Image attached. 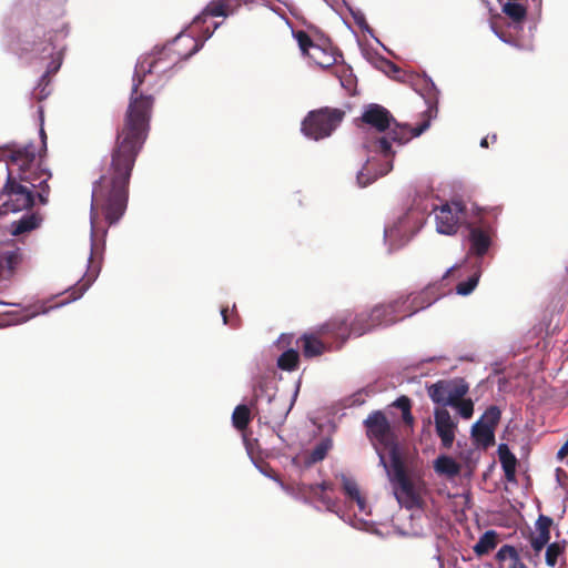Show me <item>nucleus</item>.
<instances>
[{
  "mask_svg": "<svg viewBox=\"0 0 568 568\" xmlns=\"http://www.w3.org/2000/svg\"><path fill=\"white\" fill-rule=\"evenodd\" d=\"M40 219L36 214L23 215L19 221L11 224V234L17 236L37 229Z\"/></svg>",
  "mask_w": 568,
  "mask_h": 568,
  "instance_id": "24",
  "label": "nucleus"
},
{
  "mask_svg": "<svg viewBox=\"0 0 568 568\" xmlns=\"http://www.w3.org/2000/svg\"><path fill=\"white\" fill-rule=\"evenodd\" d=\"M7 172L8 179L3 187L8 195V200L4 202L7 211L19 212L33 205L32 191L18 181H24L30 183L32 187H39L41 190L39 193L40 201L47 203L43 193L48 192L47 182L51 174L40 168L32 144L11 153L7 161Z\"/></svg>",
  "mask_w": 568,
  "mask_h": 568,
  "instance_id": "2",
  "label": "nucleus"
},
{
  "mask_svg": "<svg viewBox=\"0 0 568 568\" xmlns=\"http://www.w3.org/2000/svg\"><path fill=\"white\" fill-rule=\"evenodd\" d=\"M362 121L378 132H385L395 122L392 113L379 104H371L362 114Z\"/></svg>",
  "mask_w": 568,
  "mask_h": 568,
  "instance_id": "15",
  "label": "nucleus"
},
{
  "mask_svg": "<svg viewBox=\"0 0 568 568\" xmlns=\"http://www.w3.org/2000/svg\"><path fill=\"white\" fill-rule=\"evenodd\" d=\"M283 341L284 333H281L268 351L276 357L277 367L280 369H284V347L282 346Z\"/></svg>",
  "mask_w": 568,
  "mask_h": 568,
  "instance_id": "35",
  "label": "nucleus"
},
{
  "mask_svg": "<svg viewBox=\"0 0 568 568\" xmlns=\"http://www.w3.org/2000/svg\"><path fill=\"white\" fill-rule=\"evenodd\" d=\"M321 337L318 334L315 335H304L302 341V348L303 354L305 357H315L322 355L326 349V345L321 341Z\"/></svg>",
  "mask_w": 568,
  "mask_h": 568,
  "instance_id": "22",
  "label": "nucleus"
},
{
  "mask_svg": "<svg viewBox=\"0 0 568 568\" xmlns=\"http://www.w3.org/2000/svg\"><path fill=\"white\" fill-rule=\"evenodd\" d=\"M67 303H69V301H67ZM64 304H65V302L64 303H60L59 305H57V307L63 306Z\"/></svg>",
  "mask_w": 568,
  "mask_h": 568,
  "instance_id": "56",
  "label": "nucleus"
},
{
  "mask_svg": "<svg viewBox=\"0 0 568 568\" xmlns=\"http://www.w3.org/2000/svg\"><path fill=\"white\" fill-rule=\"evenodd\" d=\"M409 296V312L417 313L436 302L439 294L436 291L435 285H428L418 293L410 294Z\"/></svg>",
  "mask_w": 568,
  "mask_h": 568,
  "instance_id": "19",
  "label": "nucleus"
},
{
  "mask_svg": "<svg viewBox=\"0 0 568 568\" xmlns=\"http://www.w3.org/2000/svg\"><path fill=\"white\" fill-rule=\"evenodd\" d=\"M496 558L497 560L499 561H503L507 558H510L513 559V561L515 560H518L519 559V556H518V552L516 550L515 547L510 546V545H504L503 547H500V549L497 551L496 554Z\"/></svg>",
  "mask_w": 568,
  "mask_h": 568,
  "instance_id": "37",
  "label": "nucleus"
},
{
  "mask_svg": "<svg viewBox=\"0 0 568 568\" xmlns=\"http://www.w3.org/2000/svg\"><path fill=\"white\" fill-rule=\"evenodd\" d=\"M286 10L290 11V13L302 24V26H306L308 29H314V27L312 24H307L306 23V20L302 13V11L293 6V4H288L286 3Z\"/></svg>",
  "mask_w": 568,
  "mask_h": 568,
  "instance_id": "41",
  "label": "nucleus"
},
{
  "mask_svg": "<svg viewBox=\"0 0 568 568\" xmlns=\"http://www.w3.org/2000/svg\"><path fill=\"white\" fill-rule=\"evenodd\" d=\"M345 111L338 108L323 106L310 111L302 121L303 134L315 141L326 139L341 125Z\"/></svg>",
  "mask_w": 568,
  "mask_h": 568,
  "instance_id": "5",
  "label": "nucleus"
},
{
  "mask_svg": "<svg viewBox=\"0 0 568 568\" xmlns=\"http://www.w3.org/2000/svg\"><path fill=\"white\" fill-rule=\"evenodd\" d=\"M503 12L513 21L520 22L526 18V8L517 2H507L503 7Z\"/></svg>",
  "mask_w": 568,
  "mask_h": 568,
  "instance_id": "31",
  "label": "nucleus"
},
{
  "mask_svg": "<svg viewBox=\"0 0 568 568\" xmlns=\"http://www.w3.org/2000/svg\"><path fill=\"white\" fill-rule=\"evenodd\" d=\"M300 386H301V381H298V382H297V384H296V389H295V393H294V395H293L292 404H291L290 408H288V409H286V412H285V415H286V416L288 415V413H290V410H291V408H292V406H293L294 402L296 400V397H297L298 392H300Z\"/></svg>",
  "mask_w": 568,
  "mask_h": 568,
  "instance_id": "47",
  "label": "nucleus"
},
{
  "mask_svg": "<svg viewBox=\"0 0 568 568\" xmlns=\"http://www.w3.org/2000/svg\"><path fill=\"white\" fill-rule=\"evenodd\" d=\"M251 3V0H213L211 1L201 13L193 19L194 27L205 23L207 18L213 17H229L236 12L241 3Z\"/></svg>",
  "mask_w": 568,
  "mask_h": 568,
  "instance_id": "13",
  "label": "nucleus"
},
{
  "mask_svg": "<svg viewBox=\"0 0 568 568\" xmlns=\"http://www.w3.org/2000/svg\"><path fill=\"white\" fill-rule=\"evenodd\" d=\"M429 126V121L426 120L423 123H420L416 128H410L406 124H398L395 123V125L390 130V139L394 142H397L399 144H405L408 141H410L415 136H419L423 132H425Z\"/></svg>",
  "mask_w": 568,
  "mask_h": 568,
  "instance_id": "18",
  "label": "nucleus"
},
{
  "mask_svg": "<svg viewBox=\"0 0 568 568\" xmlns=\"http://www.w3.org/2000/svg\"><path fill=\"white\" fill-rule=\"evenodd\" d=\"M334 490V485L329 481H323L315 485H303L300 488L301 494L307 501H318L327 509L335 506L334 499L328 495Z\"/></svg>",
  "mask_w": 568,
  "mask_h": 568,
  "instance_id": "16",
  "label": "nucleus"
},
{
  "mask_svg": "<svg viewBox=\"0 0 568 568\" xmlns=\"http://www.w3.org/2000/svg\"><path fill=\"white\" fill-rule=\"evenodd\" d=\"M501 417L500 409L491 405L471 426V438L476 446L488 448L495 445V429Z\"/></svg>",
  "mask_w": 568,
  "mask_h": 568,
  "instance_id": "9",
  "label": "nucleus"
},
{
  "mask_svg": "<svg viewBox=\"0 0 568 568\" xmlns=\"http://www.w3.org/2000/svg\"><path fill=\"white\" fill-rule=\"evenodd\" d=\"M469 390V385L463 378L442 379L427 387L430 399L438 405L450 406Z\"/></svg>",
  "mask_w": 568,
  "mask_h": 568,
  "instance_id": "8",
  "label": "nucleus"
},
{
  "mask_svg": "<svg viewBox=\"0 0 568 568\" xmlns=\"http://www.w3.org/2000/svg\"><path fill=\"white\" fill-rule=\"evenodd\" d=\"M409 302L410 301L408 295L399 296L398 298L390 302V305H393L395 311V317L397 322L415 314L409 312Z\"/></svg>",
  "mask_w": 568,
  "mask_h": 568,
  "instance_id": "30",
  "label": "nucleus"
},
{
  "mask_svg": "<svg viewBox=\"0 0 568 568\" xmlns=\"http://www.w3.org/2000/svg\"><path fill=\"white\" fill-rule=\"evenodd\" d=\"M354 324L355 316L352 318V314L349 312H344L323 324L317 329L316 334L320 336H331L337 339V347L339 348L348 339L351 334L355 335Z\"/></svg>",
  "mask_w": 568,
  "mask_h": 568,
  "instance_id": "11",
  "label": "nucleus"
},
{
  "mask_svg": "<svg viewBox=\"0 0 568 568\" xmlns=\"http://www.w3.org/2000/svg\"><path fill=\"white\" fill-rule=\"evenodd\" d=\"M450 406L454 407L464 419L471 418L474 414V403L470 398L460 397Z\"/></svg>",
  "mask_w": 568,
  "mask_h": 568,
  "instance_id": "33",
  "label": "nucleus"
},
{
  "mask_svg": "<svg viewBox=\"0 0 568 568\" xmlns=\"http://www.w3.org/2000/svg\"><path fill=\"white\" fill-rule=\"evenodd\" d=\"M260 471H261L263 475H265V476H267V477H270V478L274 479V480H275V481H276L281 487H284V483L282 481V479H281L278 476H274V475H273V473H272L271 470L268 471L266 468H264V467H260Z\"/></svg>",
  "mask_w": 568,
  "mask_h": 568,
  "instance_id": "44",
  "label": "nucleus"
},
{
  "mask_svg": "<svg viewBox=\"0 0 568 568\" xmlns=\"http://www.w3.org/2000/svg\"><path fill=\"white\" fill-rule=\"evenodd\" d=\"M436 230L446 235L455 234L466 217V207L462 201H452L434 209Z\"/></svg>",
  "mask_w": 568,
  "mask_h": 568,
  "instance_id": "10",
  "label": "nucleus"
},
{
  "mask_svg": "<svg viewBox=\"0 0 568 568\" xmlns=\"http://www.w3.org/2000/svg\"><path fill=\"white\" fill-rule=\"evenodd\" d=\"M390 67L394 69V70H398L397 67L394 64V63H390Z\"/></svg>",
  "mask_w": 568,
  "mask_h": 568,
  "instance_id": "55",
  "label": "nucleus"
},
{
  "mask_svg": "<svg viewBox=\"0 0 568 568\" xmlns=\"http://www.w3.org/2000/svg\"><path fill=\"white\" fill-rule=\"evenodd\" d=\"M364 425L366 427L367 437L374 444H378L383 446V448L388 449L390 458L393 452L399 453L396 436L383 412L375 410L371 413L364 420Z\"/></svg>",
  "mask_w": 568,
  "mask_h": 568,
  "instance_id": "6",
  "label": "nucleus"
},
{
  "mask_svg": "<svg viewBox=\"0 0 568 568\" xmlns=\"http://www.w3.org/2000/svg\"><path fill=\"white\" fill-rule=\"evenodd\" d=\"M509 568H527V566L520 559H518L513 561Z\"/></svg>",
  "mask_w": 568,
  "mask_h": 568,
  "instance_id": "48",
  "label": "nucleus"
},
{
  "mask_svg": "<svg viewBox=\"0 0 568 568\" xmlns=\"http://www.w3.org/2000/svg\"><path fill=\"white\" fill-rule=\"evenodd\" d=\"M393 406L400 409L403 414L412 409V400L407 396L403 395L393 403Z\"/></svg>",
  "mask_w": 568,
  "mask_h": 568,
  "instance_id": "42",
  "label": "nucleus"
},
{
  "mask_svg": "<svg viewBox=\"0 0 568 568\" xmlns=\"http://www.w3.org/2000/svg\"><path fill=\"white\" fill-rule=\"evenodd\" d=\"M548 542L547 539H542L538 535L530 536V545L537 554L540 552Z\"/></svg>",
  "mask_w": 568,
  "mask_h": 568,
  "instance_id": "43",
  "label": "nucleus"
},
{
  "mask_svg": "<svg viewBox=\"0 0 568 568\" xmlns=\"http://www.w3.org/2000/svg\"><path fill=\"white\" fill-rule=\"evenodd\" d=\"M495 234L490 225H471L469 226V254L483 257L491 245V240Z\"/></svg>",
  "mask_w": 568,
  "mask_h": 568,
  "instance_id": "14",
  "label": "nucleus"
},
{
  "mask_svg": "<svg viewBox=\"0 0 568 568\" xmlns=\"http://www.w3.org/2000/svg\"><path fill=\"white\" fill-rule=\"evenodd\" d=\"M395 311L390 302L379 304L372 308L369 313L362 312L355 315V335L362 336L378 326H388L396 323Z\"/></svg>",
  "mask_w": 568,
  "mask_h": 568,
  "instance_id": "7",
  "label": "nucleus"
},
{
  "mask_svg": "<svg viewBox=\"0 0 568 568\" xmlns=\"http://www.w3.org/2000/svg\"><path fill=\"white\" fill-rule=\"evenodd\" d=\"M434 424L442 446L446 449L452 448L458 428L457 422L453 419L450 413L445 407H437L434 410Z\"/></svg>",
  "mask_w": 568,
  "mask_h": 568,
  "instance_id": "12",
  "label": "nucleus"
},
{
  "mask_svg": "<svg viewBox=\"0 0 568 568\" xmlns=\"http://www.w3.org/2000/svg\"><path fill=\"white\" fill-rule=\"evenodd\" d=\"M567 455H568V439L566 440V443L558 450L557 457L559 459H564Z\"/></svg>",
  "mask_w": 568,
  "mask_h": 568,
  "instance_id": "46",
  "label": "nucleus"
},
{
  "mask_svg": "<svg viewBox=\"0 0 568 568\" xmlns=\"http://www.w3.org/2000/svg\"><path fill=\"white\" fill-rule=\"evenodd\" d=\"M552 519L548 516L540 515L536 521L537 535L542 538L550 540V527Z\"/></svg>",
  "mask_w": 568,
  "mask_h": 568,
  "instance_id": "36",
  "label": "nucleus"
},
{
  "mask_svg": "<svg viewBox=\"0 0 568 568\" xmlns=\"http://www.w3.org/2000/svg\"><path fill=\"white\" fill-rule=\"evenodd\" d=\"M497 546V534L494 530L486 531L474 546L477 556L487 555Z\"/></svg>",
  "mask_w": 568,
  "mask_h": 568,
  "instance_id": "27",
  "label": "nucleus"
},
{
  "mask_svg": "<svg viewBox=\"0 0 568 568\" xmlns=\"http://www.w3.org/2000/svg\"><path fill=\"white\" fill-rule=\"evenodd\" d=\"M342 486L345 495L353 501H355L361 511L365 510L366 500L362 496L357 483L345 475L342 476Z\"/></svg>",
  "mask_w": 568,
  "mask_h": 568,
  "instance_id": "23",
  "label": "nucleus"
},
{
  "mask_svg": "<svg viewBox=\"0 0 568 568\" xmlns=\"http://www.w3.org/2000/svg\"><path fill=\"white\" fill-rule=\"evenodd\" d=\"M480 267L478 266L477 270L468 277L467 281L460 282L456 286V292L459 295H468L470 294L475 287L478 284L479 277H480Z\"/></svg>",
  "mask_w": 568,
  "mask_h": 568,
  "instance_id": "32",
  "label": "nucleus"
},
{
  "mask_svg": "<svg viewBox=\"0 0 568 568\" xmlns=\"http://www.w3.org/2000/svg\"><path fill=\"white\" fill-rule=\"evenodd\" d=\"M47 312H48V310H45V308L41 311V313H47ZM38 314H40V311H32V312L23 311V315L12 318L10 321V324L18 325V324L24 323V322L33 318Z\"/></svg>",
  "mask_w": 568,
  "mask_h": 568,
  "instance_id": "40",
  "label": "nucleus"
},
{
  "mask_svg": "<svg viewBox=\"0 0 568 568\" xmlns=\"http://www.w3.org/2000/svg\"><path fill=\"white\" fill-rule=\"evenodd\" d=\"M300 355L295 349H286V371L291 372L297 368Z\"/></svg>",
  "mask_w": 568,
  "mask_h": 568,
  "instance_id": "39",
  "label": "nucleus"
},
{
  "mask_svg": "<svg viewBox=\"0 0 568 568\" xmlns=\"http://www.w3.org/2000/svg\"><path fill=\"white\" fill-rule=\"evenodd\" d=\"M375 150L381 152L385 158L393 155L390 141L386 136L378 138L375 141Z\"/></svg>",
  "mask_w": 568,
  "mask_h": 568,
  "instance_id": "38",
  "label": "nucleus"
},
{
  "mask_svg": "<svg viewBox=\"0 0 568 568\" xmlns=\"http://www.w3.org/2000/svg\"><path fill=\"white\" fill-rule=\"evenodd\" d=\"M402 418H403V422H404L407 426L412 427V426L414 425V420H415V419H414V416H413V414H412V409H410V410H407V412H405V413H403V414H402Z\"/></svg>",
  "mask_w": 568,
  "mask_h": 568,
  "instance_id": "45",
  "label": "nucleus"
},
{
  "mask_svg": "<svg viewBox=\"0 0 568 568\" xmlns=\"http://www.w3.org/2000/svg\"><path fill=\"white\" fill-rule=\"evenodd\" d=\"M488 143H489V140H488V136L484 138L481 141H480V146L481 148H488Z\"/></svg>",
  "mask_w": 568,
  "mask_h": 568,
  "instance_id": "50",
  "label": "nucleus"
},
{
  "mask_svg": "<svg viewBox=\"0 0 568 568\" xmlns=\"http://www.w3.org/2000/svg\"><path fill=\"white\" fill-rule=\"evenodd\" d=\"M307 57L318 67L327 69L336 64L343 58V54L336 47L327 42L323 44L316 43Z\"/></svg>",
  "mask_w": 568,
  "mask_h": 568,
  "instance_id": "17",
  "label": "nucleus"
},
{
  "mask_svg": "<svg viewBox=\"0 0 568 568\" xmlns=\"http://www.w3.org/2000/svg\"><path fill=\"white\" fill-rule=\"evenodd\" d=\"M435 470L449 477L457 476L460 471L458 463L449 456H439L435 460Z\"/></svg>",
  "mask_w": 568,
  "mask_h": 568,
  "instance_id": "26",
  "label": "nucleus"
},
{
  "mask_svg": "<svg viewBox=\"0 0 568 568\" xmlns=\"http://www.w3.org/2000/svg\"><path fill=\"white\" fill-rule=\"evenodd\" d=\"M490 138H491V141H493V142H496V141H497V134H493Z\"/></svg>",
  "mask_w": 568,
  "mask_h": 568,
  "instance_id": "54",
  "label": "nucleus"
},
{
  "mask_svg": "<svg viewBox=\"0 0 568 568\" xmlns=\"http://www.w3.org/2000/svg\"><path fill=\"white\" fill-rule=\"evenodd\" d=\"M378 455L381 464L387 469L388 474L392 476V480L398 485V491L396 493L398 501L407 509L423 508L424 499L422 497V490L425 485L423 483L415 484L407 476L400 453L393 452L392 454V473L388 469L384 454L378 452Z\"/></svg>",
  "mask_w": 568,
  "mask_h": 568,
  "instance_id": "3",
  "label": "nucleus"
},
{
  "mask_svg": "<svg viewBox=\"0 0 568 568\" xmlns=\"http://www.w3.org/2000/svg\"><path fill=\"white\" fill-rule=\"evenodd\" d=\"M331 446L332 444L329 440H322L311 452H306L304 454V464L310 467L318 462H322L326 457Z\"/></svg>",
  "mask_w": 568,
  "mask_h": 568,
  "instance_id": "25",
  "label": "nucleus"
},
{
  "mask_svg": "<svg viewBox=\"0 0 568 568\" xmlns=\"http://www.w3.org/2000/svg\"><path fill=\"white\" fill-rule=\"evenodd\" d=\"M458 267L457 266H453L450 267L449 270H447V272L444 274L443 276V280L447 278L450 274H453Z\"/></svg>",
  "mask_w": 568,
  "mask_h": 568,
  "instance_id": "49",
  "label": "nucleus"
},
{
  "mask_svg": "<svg viewBox=\"0 0 568 568\" xmlns=\"http://www.w3.org/2000/svg\"><path fill=\"white\" fill-rule=\"evenodd\" d=\"M40 134H41L42 140L44 141L45 134H44V130L43 129L40 130Z\"/></svg>",
  "mask_w": 568,
  "mask_h": 568,
  "instance_id": "53",
  "label": "nucleus"
},
{
  "mask_svg": "<svg viewBox=\"0 0 568 568\" xmlns=\"http://www.w3.org/2000/svg\"><path fill=\"white\" fill-rule=\"evenodd\" d=\"M392 169V165H389L388 169L381 171L379 173H372L371 171V164L367 163L362 171L357 174V183L361 187H365L368 184L376 181L379 176L385 175L389 170Z\"/></svg>",
  "mask_w": 568,
  "mask_h": 568,
  "instance_id": "29",
  "label": "nucleus"
},
{
  "mask_svg": "<svg viewBox=\"0 0 568 568\" xmlns=\"http://www.w3.org/2000/svg\"><path fill=\"white\" fill-rule=\"evenodd\" d=\"M64 36L65 33L63 30L55 32L54 36L49 32L44 34L43 40L34 41L32 43V48L30 49V52L34 59H39L41 61L49 60L47 64V71L41 77L40 82L33 92L34 97L39 100L47 98L50 93L45 90V87L48 85V81L45 82L47 77L58 72L62 64V49L55 44V39L58 37L62 38Z\"/></svg>",
  "mask_w": 568,
  "mask_h": 568,
  "instance_id": "4",
  "label": "nucleus"
},
{
  "mask_svg": "<svg viewBox=\"0 0 568 568\" xmlns=\"http://www.w3.org/2000/svg\"><path fill=\"white\" fill-rule=\"evenodd\" d=\"M498 457L504 469L506 480L509 483H515L517 466L516 456L510 452L506 444H500L498 447Z\"/></svg>",
  "mask_w": 568,
  "mask_h": 568,
  "instance_id": "20",
  "label": "nucleus"
},
{
  "mask_svg": "<svg viewBox=\"0 0 568 568\" xmlns=\"http://www.w3.org/2000/svg\"><path fill=\"white\" fill-rule=\"evenodd\" d=\"M251 419V412L246 405H239L235 407L233 414H232V423L233 426L239 429L243 430L246 428Z\"/></svg>",
  "mask_w": 568,
  "mask_h": 568,
  "instance_id": "28",
  "label": "nucleus"
},
{
  "mask_svg": "<svg viewBox=\"0 0 568 568\" xmlns=\"http://www.w3.org/2000/svg\"><path fill=\"white\" fill-rule=\"evenodd\" d=\"M286 24L292 31V37L295 40L303 57H307L315 47L316 42L312 39L306 30L300 29L298 24L292 23L286 19Z\"/></svg>",
  "mask_w": 568,
  "mask_h": 568,
  "instance_id": "21",
  "label": "nucleus"
},
{
  "mask_svg": "<svg viewBox=\"0 0 568 568\" xmlns=\"http://www.w3.org/2000/svg\"><path fill=\"white\" fill-rule=\"evenodd\" d=\"M225 313H226V310H224V308H223V310L221 311V314H222V317H223V322H224V324H226V323H227V318H226Z\"/></svg>",
  "mask_w": 568,
  "mask_h": 568,
  "instance_id": "51",
  "label": "nucleus"
},
{
  "mask_svg": "<svg viewBox=\"0 0 568 568\" xmlns=\"http://www.w3.org/2000/svg\"><path fill=\"white\" fill-rule=\"evenodd\" d=\"M209 19L197 27H194L192 22L189 27V33L182 31L161 52L138 61L124 126L118 134L116 148L112 152L110 169L106 174L100 178L92 190L90 248H99L94 243L97 209H102L109 224L119 222L126 209L131 171L146 139L153 105L152 97L139 93V87L149 75H162L180 59H187L196 53L221 26L220 22H212Z\"/></svg>",
  "mask_w": 568,
  "mask_h": 568,
  "instance_id": "1",
  "label": "nucleus"
},
{
  "mask_svg": "<svg viewBox=\"0 0 568 568\" xmlns=\"http://www.w3.org/2000/svg\"><path fill=\"white\" fill-rule=\"evenodd\" d=\"M271 10L274 11L281 18H284L283 14L278 11V9H275V8L271 7Z\"/></svg>",
  "mask_w": 568,
  "mask_h": 568,
  "instance_id": "52",
  "label": "nucleus"
},
{
  "mask_svg": "<svg viewBox=\"0 0 568 568\" xmlns=\"http://www.w3.org/2000/svg\"><path fill=\"white\" fill-rule=\"evenodd\" d=\"M564 550L565 545L559 542L549 544L546 549V564L550 567H554L558 561V557L562 555Z\"/></svg>",
  "mask_w": 568,
  "mask_h": 568,
  "instance_id": "34",
  "label": "nucleus"
}]
</instances>
